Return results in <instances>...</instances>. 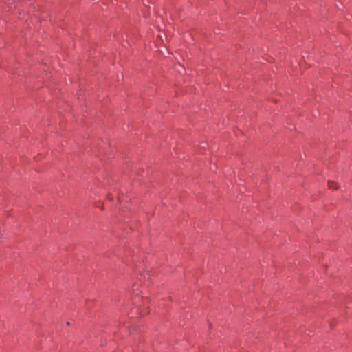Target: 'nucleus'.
<instances>
[{
    "instance_id": "nucleus-1",
    "label": "nucleus",
    "mask_w": 352,
    "mask_h": 352,
    "mask_svg": "<svg viewBox=\"0 0 352 352\" xmlns=\"http://www.w3.org/2000/svg\"><path fill=\"white\" fill-rule=\"evenodd\" d=\"M328 185H329V188H331V189H337L338 188L337 184L333 182H329Z\"/></svg>"
}]
</instances>
